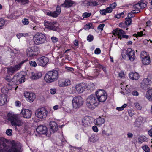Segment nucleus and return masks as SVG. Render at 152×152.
I'll list each match as a JSON object with an SVG mask.
<instances>
[{
	"label": "nucleus",
	"mask_w": 152,
	"mask_h": 152,
	"mask_svg": "<svg viewBox=\"0 0 152 152\" xmlns=\"http://www.w3.org/2000/svg\"><path fill=\"white\" fill-rule=\"evenodd\" d=\"M8 141L4 138L0 137V152H20V146L19 143L13 142L10 148L6 144Z\"/></svg>",
	"instance_id": "f257e3e1"
},
{
	"label": "nucleus",
	"mask_w": 152,
	"mask_h": 152,
	"mask_svg": "<svg viewBox=\"0 0 152 152\" xmlns=\"http://www.w3.org/2000/svg\"><path fill=\"white\" fill-rule=\"evenodd\" d=\"M8 118L9 121L11 122L13 126H20L23 123L20 115H19L9 114L8 115Z\"/></svg>",
	"instance_id": "f03ea898"
},
{
	"label": "nucleus",
	"mask_w": 152,
	"mask_h": 152,
	"mask_svg": "<svg viewBox=\"0 0 152 152\" xmlns=\"http://www.w3.org/2000/svg\"><path fill=\"white\" fill-rule=\"evenodd\" d=\"M58 77V73L56 70L48 72L44 77L45 81L48 83H50L56 80Z\"/></svg>",
	"instance_id": "7ed1b4c3"
},
{
	"label": "nucleus",
	"mask_w": 152,
	"mask_h": 152,
	"mask_svg": "<svg viewBox=\"0 0 152 152\" xmlns=\"http://www.w3.org/2000/svg\"><path fill=\"white\" fill-rule=\"evenodd\" d=\"M96 95H91L86 99V105L90 109L93 110L99 105Z\"/></svg>",
	"instance_id": "20e7f679"
},
{
	"label": "nucleus",
	"mask_w": 152,
	"mask_h": 152,
	"mask_svg": "<svg viewBox=\"0 0 152 152\" xmlns=\"http://www.w3.org/2000/svg\"><path fill=\"white\" fill-rule=\"evenodd\" d=\"M33 40L34 44L38 45L44 43L46 41V38L45 34L38 33L35 35Z\"/></svg>",
	"instance_id": "39448f33"
},
{
	"label": "nucleus",
	"mask_w": 152,
	"mask_h": 152,
	"mask_svg": "<svg viewBox=\"0 0 152 152\" xmlns=\"http://www.w3.org/2000/svg\"><path fill=\"white\" fill-rule=\"evenodd\" d=\"M25 75L23 74V72H20L17 73L15 75L12 79V83L13 84L17 85V83L19 82V83H21L25 81Z\"/></svg>",
	"instance_id": "423d86ee"
},
{
	"label": "nucleus",
	"mask_w": 152,
	"mask_h": 152,
	"mask_svg": "<svg viewBox=\"0 0 152 152\" xmlns=\"http://www.w3.org/2000/svg\"><path fill=\"white\" fill-rule=\"evenodd\" d=\"M26 61V60H24L22 61L18 64L6 67L5 68L7 69V73L11 74L15 73V72L20 69L22 64Z\"/></svg>",
	"instance_id": "0eeeda50"
},
{
	"label": "nucleus",
	"mask_w": 152,
	"mask_h": 152,
	"mask_svg": "<svg viewBox=\"0 0 152 152\" xmlns=\"http://www.w3.org/2000/svg\"><path fill=\"white\" fill-rule=\"evenodd\" d=\"M96 95L97 101L103 102L107 99V94L103 90L99 89L96 92Z\"/></svg>",
	"instance_id": "6e6552de"
},
{
	"label": "nucleus",
	"mask_w": 152,
	"mask_h": 152,
	"mask_svg": "<svg viewBox=\"0 0 152 152\" xmlns=\"http://www.w3.org/2000/svg\"><path fill=\"white\" fill-rule=\"evenodd\" d=\"M83 103V100L80 96L74 97L72 100V104L75 108H79L81 106Z\"/></svg>",
	"instance_id": "1a4fd4ad"
},
{
	"label": "nucleus",
	"mask_w": 152,
	"mask_h": 152,
	"mask_svg": "<svg viewBox=\"0 0 152 152\" xmlns=\"http://www.w3.org/2000/svg\"><path fill=\"white\" fill-rule=\"evenodd\" d=\"M48 112L47 110L44 107L39 108L36 110L35 115L39 118H45L47 115Z\"/></svg>",
	"instance_id": "9d476101"
},
{
	"label": "nucleus",
	"mask_w": 152,
	"mask_h": 152,
	"mask_svg": "<svg viewBox=\"0 0 152 152\" xmlns=\"http://www.w3.org/2000/svg\"><path fill=\"white\" fill-rule=\"evenodd\" d=\"M39 48L37 47H32L26 50L27 55L29 57L34 56L39 53Z\"/></svg>",
	"instance_id": "9b49d317"
},
{
	"label": "nucleus",
	"mask_w": 152,
	"mask_h": 152,
	"mask_svg": "<svg viewBox=\"0 0 152 152\" xmlns=\"http://www.w3.org/2000/svg\"><path fill=\"white\" fill-rule=\"evenodd\" d=\"M151 83L152 82L150 79L144 78L141 83L140 87L143 90L148 89L150 88Z\"/></svg>",
	"instance_id": "f8f14e48"
},
{
	"label": "nucleus",
	"mask_w": 152,
	"mask_h": 152,
	"mask_svg": "<svg viewBox=\"0 0 152 152\" xmlns=\"http://www.w3.org/2000/svg\"><path fill=\"white\" fill-rule=\"evenodd\" d=\"M49 61L48 58L45 56L38 58L37 60V63L42 66H45Z\"/></svg>",
	"instance_id": "ddd939ff"
},
{
	"label": "nucleus",
	"mask_w": 152,
	"mask_h": 152,
	"mask_svg": "<svg viewBox=\"0 0 152 152\" xmlns=\"http://www.w3.org/2000/svg\"><path fill=\"white\" fill-rule=\"evenodd\" d=\"M57 23L55 22H50L47 21L45 22V25L46 26V28L54 31H56L58 29V27L55 26V25Z\"/></svg>",
	"instance_id": "4468645a"
},
{
	"label": "nucleus",
	"mask_w": 152,
	"mask_h": 152,
	"mask_svg": "<svg viewBox=\"0 0 152 152\" xmlns=\"http://www.w3.org/2000/svg\"><path fill=\"white\" fill-rule=\"evenodd\" d=\"M86 88L85 84L83 83L77 84L75 86V89L78 93H83Z\"/></svg>",
	"instance_id": "2eb2a0df"
},
{
	"label": "nucleus",
	"mask_w": 152,
	"mask_h": 152,
	"mask_svg": "<svg viewBox=\"0 0 152 152\" xmlns=\"http://www.w3.org/2000/svg\"><path fill=\"white\" fill-rule=\"evenodd\" d=\"M126 53L128 57L129 60L132 61H134L135 58V52L134 50L131 48H129L126 50Z\"/></svg>",
	"instance_id": "dca6fc26"
},
{
	"label": "nucleus",
	"mask_w": 152,
	"mask_h": 152,
	"mask_svg": "<svg viewBox=\"0 0 152 152\" xmlns=\"http://www.w3.org/2000/svg\"><path fill=\"white\" fill-rule=\"evenodd\" d=\"M24 96L27 100L30 102H32L35 98V94L32 92H26L24 93Z\"/></svg>",
	"instance_id": "f3484780"
},
{
	"label": "nucleus",
	"mask_w": 152,
	"mask_h": 152,
	"mask_svg": "<svg viewBox=\"0 0 152 152\" xmlns=\"http://www.w3.org/2000/svg\"><path fill=\"white\" fill-rule=\"evenodd\" d=\"M58 85L60 87H64L69 86L71 84V82L69 79L65 80H60L58 81Z\"/></svg>",
	"instance_id": "a211bd4d"
},
{
	"label": "nucleus",
	"mask_w": 152,
	"mask_h": 152,
	"mask_svg": "<svg viewBox=\"0 0 152 152\" xmlns=\"http://www.w3.org/2000/svg\"><path fill=\"white\" fill-rule=\"evenodd\" d=\"M61 12V8L58 6V5L56 7V11L48 12L47 13V14L48 15L52 16L54 18H56L59 15Z\"/></svg>",
	"instance_id": "6ab92c4d"
},
{
	"label": "nucleus",
	"mask_w": 152,
	"mask_h": 152,
	"mask_svg": "<svg viewBox=\"0 0 152 152\" xmlns=\"http://www.w3.org/2000/svg\"><path fill=\"white\" fill-rule=\"evenodd\" d=\"M113 34L115 36L116 35H118V38L121 40L122 35L124 34H125V33L123 30L119 28H117L115 30L113 31Z\"/></svg>",
	"instance_id": "aec40b11"
},
{
	"label": "nucleus",
	"mask_w": 152,
	"mask_h": 152,
	"mask_svg": "<svg viewBox=\"0 0 152 152\" xmlns=\"http://www.w3.org/2000/svg\"><path fill=\"white\" fill-rule=\"evenodd\" d=\"M37 132L40 134H45L47 131V128L42 125L38 126L36 129Z\"/></svg>",
	"instance_id": "412c9836"
},
{
	"label": "nucleus",
	"mask_w": 152,
	"mask_h": 152,
	"mask_svg": "<svg viewBox=\"0 0 152 152\" xmlns=\"http://www.w3.org/2000/svg\"><path fill=\"white\" fill-rule=\"evenodd\" d=\"M21 113L23 117L26 118H29L31 117L32 115V112L31 110L25 109L22 110Z\"/></svg>",
	"instance_id": "4be33fe9"
},
{
	"label": "nucleus",
	"mask_w": 152,
	"mask_h": 152,
	"mask_svg": "<svg viewBox=\"0 0 152 152\" xmlns=\"http://www.w3.org/2000/svg\"><path fill=\"white\" fill-rule=\"evenodd\" d=\"M13 84L11 83H8L7 86L6 88H3L2 89V91L4 93H8L9 90H11L12 88H15V87H14L12 86V85ZM18 87L17 86L15 88V90H16Z\"/></svg>",
	"instance_id": "5701e85b"
},
{
	"label": "nucleus",
	"mask_w": 152,
	"mask_h": 152,
	"mask_svg": "<svg viewBox=\"0 0 152 152\" xmlns=\"http://www.w3.org/2000/svg\"><path fill=\"white\" fill-rule=\"evenodd\" d=\"M144 121V118L140 116L136 120L134 123V125L137 127H140L142 126Z\"/></svg>",
	"instance_id": "b1692460"
},
{
	"label": "nucleus",
	"mask_w": 152,
	"mask_h": 152,
	"mask_svg": "<svg viewBox=\"0 0 152 152\" xmlns=\"http://www.w3.org/2000/svg\"><path fill=\"white\" fill-rule=\"evenodd\" d=\"M74 3V2L71 0H65L64 3L61 6L64 7L69 8L72 6Z\"/></svg>",
	"instance_id": "393cba45"
},
{
	"label": "nucleus",
	"mask_w": 152,
	"mask_h": 152,
	"mask_svg": "<svg viewBox=\"0 0 152 152\" xmlns=\"http://www.w3.org/2000/svg\"><path fill=\"white\" fill-rule=\"evenodd\" d=\"M49 126L51 129V131L54 133L58 130V128L57 124L54 121L50 122L49 123Z\"/></svg>",
	"instance_id": "a878e982"
},
{
	"label": "nucleus",
	"mask_w": 152,
	"mask_h": 152,
	"mask_svg": "<svg viewBox=\"0 0 152 152\" xmlns=\"http://www.w3.org/2000/svg\"><path fill=\"white\" fill-rule=\"evenodd\" d=\"M7 97V96L4 94L0 95V105H3L6 102Z\"/></svg>",
	"instance_id": "bb28decb"
},
{
	"label": "nucleus",
	"mask_w": 152,
	"mask_h": 152,
	"mask_svg": "<svg viewBox=\"0 0 152 152\" xmlns=\"http://www.w3.org/2000/svg\"><path fill=\"white\" fill-rule=\"evenodd\" d=\"M82 125L85 127L90 125V119L89 117H86L83 118L82 120Z\"/></svg>",
	"instance_id": "cd10ccee"
},
{
	"label": "nucleus",
	"mask_w": 152,
	"mask_h": 152,
	"mask_svg": "<svg viewBox=\"0 0 152 152\" xmlns=\"http://www.w3.org/2000/svg\"><path fill=\"white\" fill-rule=\"evenodd\" d=\"M95 66L96 68L101 69L104 72V74L106 75V76L108 77V74L107 70L106 69L105 67L103 66L102 65H101L99 64H95Z\"/></svg>",
	"instance_id": "c85d7f7f"
},
{
	"label": "nucleus",
	"mask_w": 152,
	"mask_h": 152,
	"mask_svg": "<svg viewBox=\"0 0 152 152\" xmlns=\"http://www.w3.org/2000/svg\"><path fill=\"white\" fill-rule=\"evenodd\" d=\"M129 77L133 80H137L139 78V74L137 72H131L129 75Z\"/></svg>",
	"instance_id": "c756f323"
},
{
	"label": "nucleus",
	"mask_w": 152,
	"mask_h": 152,
	"mask_svg": "<svg viewBox=\"0 0 152 152\" xmlns=\"http://www.w3.org/2000/svg\"><path fill=\"white\" fill-rule=\"evenodd\" d=\"M145 97L149 101H152V88L149 89L147 91Z\"/></svg>",
	"instance_id": "7c9ffc66"
},
{
	"label": "nucleus",
	"mask_w": 152,
	"mask_h": 152,
	"mask_svg": "<svg viewBox=\"0 0 152 152\" xmlns=\"http://www.w3.org/2000/svg\"><path fill=\"white\" fill-rule=\"evenodd\" d=\"M42 76V73L40 72H32L31 77L33 79H36L40 78Z\"/></svg>",
	"instance_id": "2f4dec72"
},
{
	"label": "nucleus",
	"mask_w": 152,
	"mask_h": 152,
	"mask_svg": "<svg viewBox=\"0 0 152 152\" xmlns=\"http://www.w3.org/2000/svg\"><path fill=\"white\" fill-rule=\"evenodd\" d=\"M104 118L99 117L96 119L94 121L95 124L97 125H100L104 123Z\"/></svg>",
	"instance_id": "473e14b6"
},
{
	"label": "nucleus",
	"mask_w": 152,
	"mask_h": 152,
	"mask_svg": "<svg viewBox=\"0 0 152 152\" xmlns=\"http://www.w3.org/2000/svg\"><path fill=\"white\" fill-rule=\"evenodd\" d=\"M142 64L145 65H147L150 64V58L149 56L142 60Z\"/></svg>",
	"instance_id": "72a5a7b5"
},
{
	"label": "nucleus",
	"mask_w": 152,
	"mask_h": 152,
	"mask_svg": "<svg viewBox=\"0 0 152 152\" xmlns=\"http://www.w3.org/2000/svg\"><path fill=\"white\" fill-rule=\"evenodd\" d=\"M15 2H17L20 3L21 4L25 5L28 4L29 2V0H14Z\"/></svg>",
	"instance_id": "f704fd0d"
},
{
	"label": "nucleus",
	"mask_w": 152,
	"mask_h": 152,
	"mask_svg": "<svg viewBox=\"0 0 152 152\" xmlns=\"http://www.w3.org/2000/svg\"><path fill=\"white\" fill-rule=\"evenodd\" d=\"M149 56L147 55V53L145 51H142L140 54V58L142 59V60L144 58H147Z\"/></svg>",
	"instance_id": "c9c22d12"
},
{
	"label": "nucleus",
	"mask_w": 152,
	"mask_h": 152,
	"mask_svg": "<svg viewBox=\"0 0 152 152\" xmlns=\"http://www.w3.org/2000/svg\"><path fill=\"white\" fill-rule=\"evenodd\" d=\"M89 1V5L90 6H95L99 5L98 2L95 1Z\"/></svg>",
	"instance_id": "e433bc0d"
},
{
	"label": "nucleus",
	"mask_w": 152,
	"mask_h": 152,
	"mask_svg": "<svg viewBox=\"0 0 152 152\" xmlns=\"http://www.w3.org/2000/svg\"><path fill=\"white\" fill-rule=\"evenodd\" d=\"M91 15V13L85 12L83 14L82 16L84 18H87L90 17Z\"/></svg>",
	"instance_id": "4c0bfd02"
},
{
	"label": "nucleus",
	"mask_w": 152,
	"mask_h": 152,
	"mask_svg": "<svg viewBox=\"0 0 152 152\" xmlns=\"http://www.w3.org/2000/svg\"><path fill=\"white\" fill-rule=\"evenodd\" d=\"M146 140V137L145 136H140L138 139L139 142L141 143H142V142L145 141Z\"/></svg>",
	"instance_id": "58836bf2"
},
{
	"label": "nucleus",
	"mask_w": 152,
	"mask_h": 152,
	"mask_svg": "<svg viewBox=\"0 0 152 152\" xmlns=\"http://www.w3.org/2000/svg\"><path fill=\"white\" fill-rule=\"evenodd\" d=\"M93 25L92 23H90L87 24L85 26V28L86 29H89L90 28H94V26H92Z\"/></svg>",
	"instance_id": "ea45409f"
},
{
	"label": "nucleus",
	"mask_w": 152,
	"mask_h": 152,
	"mask_svg": "<svg viewBox=\"0 0 152 152\" xmlns=\"http://www.w3.org/2000/svg\"><path fill=\"white\" fill-rule=\"evenodd\" d=\"M127 106V104H124L123 106H122L121 107H117L116 108L117 110L120 111L122 110H124V109Z\"/></svg>",
	"instance_id": "a19ab883"
},
{
	"label": "nucleus",
	"mask_w": 152,
	"mask_h": 152,
	"mask_svg": "<svg viewBox=\"0 0 152 152\" xmlns=\"http://www.w3.org/2000/svg\"><path fill=\"white\" fill-rule=\"evenodd\" d=\"M88 88L91 91H92L94 89L95 86L93 83L90 84L88 85Z\"/></svg>",
	"instance_id": "79ce46f5"
},
{
	"label": "nucleus",
	"mask_w": 152,
	"mask_h": 152,
	"mask_svg": "<svg viewBox=\"0 0 152 152\" xmlns=\"http://www.w3.org/2000/svg\"><path fill=\"white\" fill-rule=\"evenodd\" d=\"M12 131L11 129H8L6 132V134L8 136H10L12 135Z\"/></svg>",
	"instance_id": "37998d69"
},
{
	"label": "nucleus",
	"mask_w": 152,
	"mask_h": 152,
	"mask_svg": "<svg viewBox=\"0 0 152 152\" xmlns=\"http://www.w3.org/2000/svg\"><path fill=\"white\" fill-rule=\"evenodd\" d=\"M142 148L145 152H150V149L148 146L145 145L143 146H142Z\"/></svg>",
	"instance_id": "c03bdc74"
},
{
	"label": "nucleus",
	"mask_w": 152,
	"mask_h": 152,
	"mask_svg": "<svg viewBox=\"0 0 152 152\" xmlns=\"http://www.w3.org/2000/svg\"><path fill=\"white\" fill-rule=\"evenodd\" d=\"M126 20L125 21L126 24L127 25H129L132 22L131 19L129 18H128L127 19L126 18Z\"/></svg>",
	"instance_id": "a18cd8bd"
},
{
	"label": "nucleus",
	"mask_w": 152,
	"mask_h": 152,
	"mask_svg": "<svg viewBox=\"0 0 152 152\" xmlns=\"http://www.w3.org/2000/svg\"><path fill=\"white\" fill-rule=\"evenodd\" d=\"M94 39V37L92 35H89L87 37V40L89 42H91Z\"/></svg>",
	"instance_id": "49530a36"
},
{
	"label": "nucleus",
	"mask_w": 152,
	"mask_h": 152,
	"mask_svg": "<svg viewBox=\"0 0 152 152\" xmlns=\"http://www.w3.org/2000/svg\"><path fill=\"white\" fill-rule=\"evenodd\" d=\"M136 108L139 110H140L142 108V106L138 103H136L135 104Z\"/></svg>",
	"instance_id": "de8ad7c7"
},
{
	"label": "nucleus",
	"mask_w": 152,
	"mask_h": 152,
	"mask_svg": "<svg viewBox=\"0 0 152 152\" xmlns=\"http://www.w3.org/2000/svg\"><path fill=\"white\" fill-rule=\"evenodd\" d=\"M29 64L30 65L32 66L36 67L37 65L36 62L34 61H29Z\"/></svg>",
	"instance_id": "09e8293b"
},
{
	"label": "nucleus",
	"mask_w": 152,
	"mask_h": 152,
	"mask_svg": "<svg viewBox=\"0 0 152 152\" xmlns=\"http://www.w3.org/2000/svg\"><path fill=\"white\" fill-rule=\"evenodd\" d=\"M12 79L11 77L10 76L7 75L6 77L5 78V79L7 81L10 82V83H12Z\"/></svg>",
	"instance_id": "8fccbe9b"
},
{
	"label": "nucleus",
	"mask_w": 152,
	"mask_h": 152,
	"mask_svg": "<svg viewBox=\"0 0 152 152\" xmlns=\"http://www.w3.org/2000/svg\"><path fill=\"white\" fill-rule=\"evenodd\" d=\"M143 35V32L142 31H141L140 32H138L137 34H134L133 36L136 37H137L138 36H142Z\"/></svg>",
	"instance_id": "3c124183"
},
{
	"label": "nucleus",
	"mask_w": 152,
	"mask_h": 152,
	"mask_svg": "<svg viewBox=\"0 0 152 152\" xmlns=\"http://www.w3.org/2000/svg\"><path fill=\"white\" fill-rule=\"evenodd\" d=\"M139 4V6L141 7V9L144 8L146 6V4L142 2H140L138 3Z\"/></svg>",
	"instance_id": "603ef678"
},
{
	"label": "nucleus",
	"mask_w": 152,
	"mask_h": 152,
	"mask_svg": "<svg viewBox=\"0 0 152 152\" xmlns=\"http://www.w3.org/2000/svg\"><path fill=\"white\" fill-rule=\"evenodd\" d=\"M133 7L135 9H136V10H140V9H141V7H140L139 6V4L138 3H137L134 5L133 6Z\"/></svg>",
	"instance_id": "864d4df0"
},
{
	"label": "nucleus",
	"mask_w": 152,
	"mask_h": 152,
	"mask_svg": "<svg viewBox=\"0 0 152 152\" xmlns=\"http://www.w3.org/2000/svg\"><path fill=\"white\" fill-rule=\"evenodd\" d=\"M22 22L23 24L24 25H27L29 23V22L28 19L26 18H24L22 20Z\"/></svg>",
	"instance_id": "5fc2aeb1"
},
{
	"label": "nucleus",
	"mask_w": 152,
	"mask_h": 152,
	"mask_svg": "<svg viewBox=\"0 0 152 152\" xmlns=\"http://www.w3.org/2000/svg\"><path fill=\"white\" fill-rule=\"evenodd\" d=\"M117 4L116 2H114L110 4V7L112 8V9H113L115 8Z\"/></svg>",
	"instance_id": "6e6d98bb"
},
{
	"label": "nucleus",
	"mask_w": 152,
	"mask_h": 152,
	"mask_svg": "<svg viewBox=\"0 0 152 152\" xmlns=\"http://www.w3.org/2000/svg\"><path fill=\"white\" fill-rule=\"evenodd\" d=\"M65 69L67 70V71L68 72H73V71H74V69L72 67H66Z\"/></svg>",
	"instance_id": "4d7b16f0"
},
{
	"label": "nucleus",
	"mask_w": 152,
	"mask_h": 152,
	"mask_svg": "<svg viewBox=\"0 0 152 152\" xmlns=\"http://www.w3.org/2000/svg\"><path fill=\"white\" fill-rule=\"evenodd\" d=\"M90 3L89 1H83L82 2V4H83V5L84 6H87L88 7L89 6H90V5H89V3Z\"/></svg>",
	"instance_id": "13d9d810"
},
{
	"label": "nucleus",
	"mask_w": 152,
	"mask_h": 152,
	"mask_svg": "<svg viewBox=\"0 0 152 152\" xmlns=\"http://www.w3.org/2000/svg\"><path fill=\"white\" fill-rule=\"evenodd\" d=\"M107 13H110L111 12L113 11V10L110 7H107L105 9Z\"/></svg>",
	"instance_id": "bf43d9fd"
},
{
	"label": "nucleus",
	"mask_w": 152,
	"mask_h": 152,
	"mask_svg": "<svg viewBox=\"0 0 152 152\" xmlns=\"http://www.w3.org/2000/svg\"><path fill=\"white\" fill-rule=\"evenodd\" d=\"M100 13L102 15H105L106 14V11L105 9H103L100 10Z\"/></svg>",
	"instance_id": "052dcab7"
},
{
	"label": "nucleus",
	"mask_w": 152,
	"mask_h": 152,
	"mask_svg": "<svg viewBox=\"0 0 152 152\" xmlns=\"http://www.w3.org/2000/svg\"><path fill=\"white\" fill-rule=\"evenodd\" d=\"M104 24H99L98 27V29H100L101 31H102L103 30V28L104 26Z\"/></svg>",
	"instance_id": "680f3d73"
},
{
	"label": "nucleus",
	"mask_w": 152,
	"mask_h": 152,
	"mask_svg": "<svg viewBox=\"0 0 152 152\" xmlns=\"http://www.w3.org/2000/svg\"><path fill=\"white\" fill-rule=\"evenodd\" d=\"M132 94L134 96H138L139 95V93L137 91H134L132 93Z\"/></svg>",
	"instance_id": "e2e57ef3"
},
{
	"label": "nucleus",
	"mask_w": 152,
	"mask_h": 152,
	"mask_svg": "<svg viewBox=\"0 0 152 152\" xmlns=\"http://www.w3.org/2000/svg\"><path fill=\"white\" fill-rule=\"evenodd\" d=\"M101 53V50L99 48H96L94 51V53L97 54H99Z\"/></svg>",
	"instance_id": "0e129e2a"
},
{
	"label": "nucleus",
	"mask_w": 152,
	"mask_h": 152,
	"mask_svg": "<svg viewBox=\"0 0 152 152\" xmlns=\"http://www.w3.org/2000/svg\"><path fill=\"white\" fill-rule=\"evenodd\" d=\"M15 104L16 106L17 107H20L21 106V103L19 101H16L15 103Z\"/></svg>",
	"instance_id": "69168bd1"
},
{
	"label": "nucleus",
	"mask_w": 152,
	"mask_h": 152,
	"mask_svg": "<svg viewBox=\"0 0 152 152\" xmlns=\"http://www.w3.org/2000/svg\"><path fill=\"white\" fill-rule=\"evenodd\" d=\"M92 129L95 132H97L98 131L97 127L95 126H93L92 127Z\"/></svg>",
	"instance_id": "338daca9"
},
{
	"label": "nucleus",
	"mask_w": 152,
	"mask_h": 152,
	"mask_svg": "<svg viewBox=\"0 0 152 152\" xmlns=\"http://www.w3.org/2000/svg\"><path fill=\"white\" fill-rule=\"evenodd\" d=\"M51 39H52V41L54 42H56L58 40V38L54 37H51Z\"/></svg>",
	"instance_id": "774afa93"
}]
</instances>
